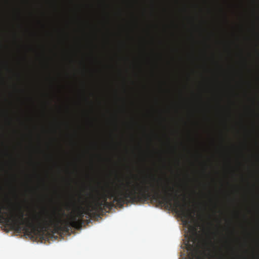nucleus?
Returning a JSON list of instances; mask_svg holds the SVG:
<instances>
[{"instance_id": "nucleus-1", "label": "nucleus", "mask_w": 259, "mask_h": 259, "mask_svg": "<svg viewBox=\"0 0 259 259\" xmlns=\"http://www.w3.org/2000/svg\"><path fill=\"white\" fill-rule=\"evenodd\" d=\"M151 181L143 182L121 189L123 183L115 187L114 190L108 194L99 192V195L103 202L108 201V199H114L119 207L124 204L134 203L146 201L152 198L165 207H170L178 212L183 219L184 225H188L189 233L185 235L187 239L185 245L188 251V259H194V225H191L190 220L192 219V211L186 201L185 196L181 203L179 195L174 187L163 184L154 178Z\"/></svg>"}, {"instance_id": "nucleus-2", "label": "nucleus", "mask_w": 259, "mask_h": 259, "mask_svg": "<svg viewBox=\"0 0 259 259\" xmlns=\"http://www.w3.org/2000/svg\"><path fill=\"white\" fill-rule=\"evenodd\" d=\"M82 204L76 205L73 203L75 209L73 215L71 216L69 220L62 219V215L65 214L64 212H63L61 215L56 211H53L50 214L46 212L43 215L35 216L33 221H30L28 219H24V212L22 210L19 211L17 218V215L13 214L7 215V213L3 211L6 207L0 203V222L18 233L23 231L30 234L36 231L37 229H39L40 231H47L50 228L53 229V233H68L71 228L76 229L81 228L84 222V217L90 219L93 217L89 203L86 207H83Z\"/></svg>"}, {"instance_id": "nucleus-3", "label": "nucleus", "mask_w": 259, "mask_h": 259, "mask_svg": "<svg viewBox=\"0 0 259 259\" xmlns=\"http://www.w3.org/2000/svg\"><path fill=\"white\" fill-rule=\"evenodd\" d=\"M97 195H91V198L93 199V201L89 203V206L91 207L93 216L96 214V212H100L103 210L104 207V202L99 197V191H97Z\"/></svg>"}, {"instance_id": "nucleus-4", "label": "nucleus", "mask_w": 259, "mask_h": 259, "mask_svg": "<svg viewBox=\"0 0 259 259\" xmlns=\"http://www.w3.org/2000/svg\"><path fill=\"white\" fill-rule=\"evenodd\" d=\"M115 202H116V201H114V200H113L112 202H108V201L104 202V207H106V208L110 209L114 206Z\"/></svg>"}, {"instance_id": "nucleus-5", "label": "nucleus", "mask_w": 259, "mask_h": 259, "mask_svg": "<svg viewBox=\"0 0 259 259\" xmlns=\"http://www.w3.org/2000/svg\"><path fill=\"white\" fill-rule=\"evenodd\" d=\"M129 183H130L129 182H127V186H129Z\"/></svg>"}]
</instances>
